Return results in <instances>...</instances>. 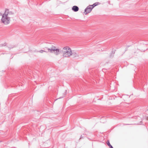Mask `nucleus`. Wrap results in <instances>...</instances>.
Listing matches in <instances>:
<instances>
[{"label": "nucleus", "instance_id": "f257e3e1", "mask_svg": "<svg viewBox=\"0 0 148 148\" xmlns=\"http://www.w3.org/2000/svg\"><path fill=\"white\" fill-rule=\"evenodd\" d=\"M13 14L14 13L12 12H9V9H6L4 13L2 16L1 19L2 22L5 25L9 24L10 21V17L9 16Z\"/></svg>", "mask_w": 148, "mask_h": 148}, {"label": "nucleus", "instance_id": "f03ea898", "mask_svg": "<svg viewBox=\"0 0 148 148\" xmlns=\"http://www.w3.org/2000/svg\"><path fill=\"white\" fill-rule=\"evenodd\" d=\"M60 53H62L63 57H69L72 54L71 49L69 47L66 46L63 47L62 50H60Z\"/></svg>", "mask_w": 148, "mask_h": 148}, {"label": "nucleus", "instance_id": "7ed1b4c3", "mask_svg": "<svg viewBox=\"0 0 148 148\" xmlns=\"http://www.w3.org/2000/svg\"><path fill=\"white\" fill-rule=\"evenodd\" d=\"M43 49L44 50L46 51V50H47V52L53 53L56 56L58 55L60 53V50L58 48H57L55 46L53 45H52L50 48L45 47Z\"/></svg>", "mask_w": 148, "mask_h": 148}, {"label": "nucleus", "instance_id": "20e7f679", "mask_svg": "<svg viewBox=\"0 0 148 148\" xmlns=\"http://www.w3.org/2000/svg\"><path fill=\"white\" fill-rule=\"evenodd\" d=\"M92 8L90 6V5H89L85 9V11L84 12V14L86 15L88 13H90L91 10H92Z\"/></svg>", "mask_w": 148, "mask_h": 148}, {"label": "nucleus", "instance_id": "39448f33", "mask_svg": "<svg viewBox=\"0 0 148 148\" xmlns=\"http://www.w3.org/2000/svg\"><path fill=\"white\" fill-rule=\"evenodd\" d=\"M79 9V8L77 6H74L72 8V10L75 12L78 11Z\"/></svg>", "mask_w": 148, "mask_h": 148}, {"label": "nucleus", "instance_id": "423d86ee", "mask_svg": "<svg viewBox=\"0 0 148 148\" xmlns=\"http://www.w3.org/2000/svg\"><path fill=\"white\" fill-rule=\"evenodd\" d=\"M99 3L98 2H96L95 3H94L93 5H90V6L92 7V8L93 9V8H94L97 5L99 4Z\"/></svg>", "mask_w": 148, "mask_h": 148}, {"label": "nucleus", "instance_id": "0eeeda50", "mask_svg": "<svg viewBox=\"0 0 148 148\" xmlns=\"http://www.w3.org/2000/svg\"><path fill=\"white\" fill-rule=\"evenodd\" d=\"M107 144L108 145L109 147L110 148H113L112 146L110 144L109 141L108 140L107 142Z\"/></svg>", "mask_w": 148, "mask_h": 148}, {"label": "nucleus", "instance_id": "6e6552de", "mask_svg": "<svg viewBox=\"0 0 148 148\" xmlns=\"http://www.w3.org/2000/svg\"><path fill=\"white\" fill-rule=\"evenodd\" d=\"M7 45V44L6 42H5L3 44H1L0 45V47H3V46H5Z\"/></svg>", "mask_w": 148, "mask_h": 148}, {"label": "nucleus", "instance_id": "1a4fd4ad", "mask_svg": "<svg viewBox=\"0 0 148 148\" xmlns=\"http://www.w3.org/2000/svg\"><path fill=\"white\" fill-rule=\"evenodd\" d=\"M43 52H47V51H46L45 50H40L39 51V52L41 53H42Z\"/></svg>", "mask_w": 148, "mask_h": 148}, {"label": "nucleus", "instance_id": "9d476101", "mask_svg": "<svg viewBox=\"0 0 148 148\" xmlns=\"http://www.w3.org/2000/svg\"><path fill=\"white\" fill-rule=\"evenodd\" d=\"M16 47V46L15 45H14V46H12L11 47H9V48H10V49L11 48H14Z\"/></svg>", "mask_w": 148, "mask_h": 148}, {"label": "nucleus", "instance_id": "9b49d317", "mask_svg": "<svg viewBox=\"0 0 148 148\" xmlns=\"http://www.w3.org/2000/svg\"><path fill=\"white\" fill-rule=\"evenodd\" d=\"M126 125H129V124H126Z\"/></svg>", "mask_w": 148, "mask_h": 148}]
</instances>
